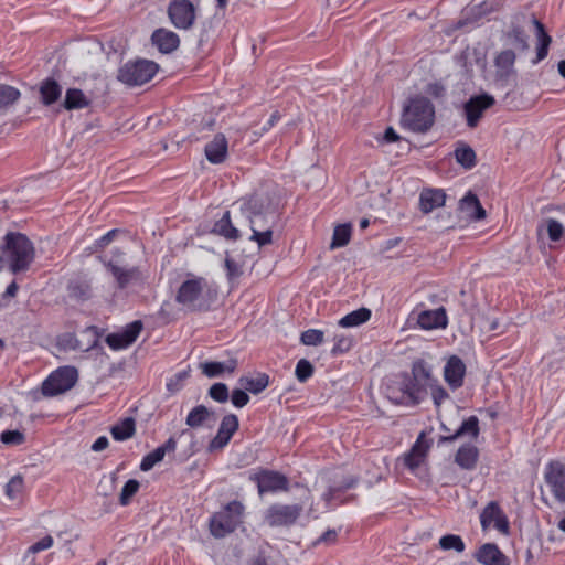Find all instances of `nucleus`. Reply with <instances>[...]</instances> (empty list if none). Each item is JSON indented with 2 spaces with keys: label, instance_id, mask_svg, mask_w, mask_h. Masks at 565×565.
Listing matches in <instances>:
<instances>
[{
  "label": "nucleus",
  "instance_id": "nucleus-58",
  "mask_svg": "<svg viewBox=\"0 0 565 565\" xmlns=\"http://www.w3.org/2000/svg\"><path fill=\"white\" fill-rule=\"evenodd\" d=\"M225 268L230 279H233L241 274L239 266L231 258L225 259Z\"/></svg>",
  "mask_w": 565,
  "mask_h": 565
},
{
  "label": "nucleus",
  "instance_id": "nucleus-34",
  "mask_svg": "<svg viewBox=\"0 0 565 565\" xmlns=\"http://www.w3.org/2000/svg\"><path fill=\"white\" fill-rule=\"evenodd\" d=\"M90 100L88 97L78 88H68L65 93L63 107L66 110L83 109L88 107Z\"/></svg>",
  "mask_w": 565,
  "mask_h": 565
},
{
  "label": "nucleus",
  "instance_id": "nucleus-3",
  "mask_svg": "<svg viewBox=\"0 0 565 565\" xmlns=\"http://www.w3.org/2000/svg\"><path fill=\"white\" fill-rule=\"evenodd\" d=\"M3 253L13 274L28 270L35 255L32 242L21 233L6 235Z\"/></svg>",
  "mask_w": 565,
  "mask_h": 565
},
{
  "label": "nucleus",
  "instance_id": "nucleus-54",
  "mask_svg": "<svg viewBox=\"0 0 565 565\" xmlns=\"http://www.w3.org/2000/svg\"><path fill=\"white\" fill-rule=\"evenodd\" d=\"M249 399V395L246 393L245 390L235 388L232 391L231 402L235 407L242 408L246 406Z\"/></svg>",
  "mask_w": 565,
  "mask_h": 565
},
{
  "label": "nucleus",
  "instance_id": "nucleus-49",
  "mask_svg": "<svg viewBox=\"0 0 565 565\" xmlns=\"http://www.w3.org/2000/svg\"><path fill=\"white\" fill-rule=\"evenodd\" d=\"M324 333L318 329H308L301 333L300 341L305 345H319L323 342Z\"/></svg>",
  "mask_w": 565,
  "mask_h": 565
},
{
  "label": "nucleus",
  "instance_id": "nucleus-56",
  "mask_svg": "<svg viewBox=\"0 0 565 565\" xmlns=\"http://www.w3.org/2000/svg\"><path fill=\"white\" fill-rule=\"evenodd\" d=\"M230 440H231L230 437L221 434L217 430L216 436L209 444V450L214 451V450L223 449L230 443Z\"/></svg>",
  "mask_w": 565,
  "mask_h": 565
},
{
  "label": "nucleus",
  "instance_id": "nucleus-6",
  "mask_svg": "<svg viewBox=\"0 0 565 565\" xmlns=\"http://www.w3.org/2000/svg\"><path fill=\"white\" fill-rule=\"evenodd\" d=\"M435 108L425 97H416L409 102L402 115V125L414 132H425L434 124Z\"/></svg>",
  "mask_w": 565,
  "mask_h": 565
},
{
  "label": "nucleus",
  "instance_id": "nucleus-48",
  "mask_svg": "<svg viewBox=\"0 0 565 565\" xmlns=\"http://www.w3.org/2000/svg\"><path fill=\"white\" fill-rule=\"evenodd\" d=\"M295 374L300 383H305L312 376L313 366L308 360L301 359L296 364Z\"/></svg>",
  "mask_w": 565,
  "mask_h": 565
},
{
  "label": "nucleus",
  "instance_id": "nucleus-4",
  "mask_svg": "<svg viewBox=\"0 0 565 565\" xmlns=\"http://www.w3.org/2000/svg\"><path fill=\"white\" fill-rule=\"evenodd\" d=\"M211 298V286L202 277L183 281L177 295V301L192 311H206L210 308Z\"/></svg>",
  "mask_w": 565,
  "mask_h": 565
},
{
  "label": "nucleus",
  "instance_id": "nucleus-23",
  "mask_svg": "<svg viewBox=\"0 0 565 565\" xmlns=\"http://www.w3.org/2000/svg\"><path fill=\"white\" fill-rule=\"evenodd\" d=\"M151 41L161 53L168 54L179 47L180 39L177 33L167 29H158L152 33Z\"/></svg>",
  "mask_w": 565,
  "mask_h": 565
},
{
  "label": "nucleus",
  "instance_id": "nucleus-16",
  "mask_svg": "<svg viewBox=\"0 0 565 565\" xmlns=\"http://www.w3.org/2000/svg\"><path fill=\"white\" fill-rule=\"evenodd\" d=\"M466 372V364L458 355H451L447 359L443 375L450 390L456 391L463 385Z\"/></svg>",
  "mask_w": 565,
  "mask_h": 565
},
{
  "label": "nucleus",
  "instance_id": "nucleus-7",
  "mask_svg": "<svg viewBox=\"0 0 565 565\" xmlns=\"http://www.w3.org/2000/svg\"><path fill=\"white\" fill-rule=\"evenodd\" d=\"M158 64L149 60L128 61L119 70L117 78L127 86H140L158 72Z\"/></svg>",
  "mask_w": 565,
  "mask_h": 565
},
{
  "label": "nucleus",
  "instance_id": "nucleus-38",
  "mask_svg": "<svg viewBox=\"0 0 565 565\" xmlns=\"http://www.w3.org/2000/svg\"><path fill=\"white\" fill-rule=\"evenodd\" d=\"M135 434V420L132 418H125L119 424L113 426L111 436L115 440L124 441Z\"/></svg>",
  "mask_w": 565,
  "mask_h": 565
},
{
  "label": "nucleus",
  "instance_id": "nucleus-28",
  "mask_svg": "<svg viewBox=\"0 0 565 565\" xmlns=\"http://www.w3.org/2000/svg\"><path fill=\"white\" fill-rule=\"evenodd\" d=\"M479 451L470 444L462 445L455 455V462L462 469L472 470L478 461Z\"/></svg>",
  "mask_w": 565,
  "mask_h": 565
},
{
  "label": "nucleus",
  "instance_id": "nucleus-10",
  "mask_svg": "<svg viewBox=\"0 0 565 565\" xmlns=\"http://www.w3.org/2000/svg\"><path fill=\"white\" fill-rule=\"evenodd\" d=\"M303 507L301 504H271L265 513V521L270 526H288L300 516Z\"/></svg>",
  "mask_w": 565,
  "mask_h": 565
},
{
  "label": "nucleus",
  "instance_id": "nucleus-39",
  "mask_svg": "<svg viewBox=\"0 0 565 565\" xmlns=\"http://www.w3.org/2000/svg\"><path fill=\"white\" fill-rule=\"evenodd\" d=\"M351 237V225L340 224L335 226L332 235V242L330 244L331 249L340 248L345 246L350 242Z\"/></svg>",
  "mask_w": 565,
  "mask_h": 565
},
{
  "label": "nucleus",
  "instance_id": "nucleus-14",
  "mask_svg": "<svg viewBox=\"0 0 565 565\" xmlns=\"http://www.w3.org/2000/svg\"><path fill=\"white\" fill-rule=\"evenodd\" d=\"M252 480L257 483L259 494L287 491L289 487L287 477L274 470H262Z\"/></svg>",
  "mask_w": 565,
  "mask_h": 565
},
{
  "label": "nucleus",
  "instance_id": "nucleus-41",
  "mask_svg": "<svg viewBox=\"0 0 565 565\" xmlns=\"http://www.w3.org/2000/svg\"><path fill=\"white\" fill-rule=\"evenodd\" d=\"M24 490V480L21 475L13 476L6 484L4 493L10 500L19 499Z\"/></svg>",
  "mask_w": 565,
  "mask_h": 565
},
{
  "label": "nucleus",
  "instance_id": "nucleus-40",
  "mask_svg": "<svg viewBox=\"0 0 565 565\" xmlns=\"http://www.w3.org/2000/svg\"><path fill=\"white\" fill-rule=\"evenodd\" d=\"M455 158L466 169H470L476 164V153L469 146H460L455 150Z\"/></svg>",
  "mask_w": 565,
  "mask_h": 565
},
{
  "label": "nucleus",
  "instance_id": "nucleus-13",
  "mask_svg": "<svg viewBox=\"0 0 565 565\" xmlns=\"http://www.w3.org/2000/svg\"><path fill=\"white\" fill-rule=\"evenodd\" d=\"M544 480L551 493L558 501L565 502V463L552 460L545 465Z\"/></svg>",
  "mask_w": 565,
  "mask_h": 565
},
{
  "label": "nucleus",
  "instance_id": "nucleus-12",
  "mask_svg": "<svg viewBox=\"0 0 565 565\" xmlns=\"http://www.w3.org/2000/svg\"><path fill=\"white\" fill-rule=\"evenodd\" d=\"M122 256L119 249L113 250V256L109 259H104L105 267L111 273L118 288H126L131 281L136 280L139 276L138 267L122 266Z\"/></svg>",
  "mask_w": 565,
  "mask_h": 565
},
{
  "label": "nucleus",
  "instance_id": "nucleus-33",
  "mask_svg": "<svg viewBox=\"0 0 565 565\" xmlns=\"http://www.w3.org/2000/svg\"><path fill=\"white\" fill-rule=\"evenodd\" d=\"M40 94L42 103L50 106L61 97L62 87L55 79L47 78L41 83Z\"/></svg>",
  "mask_w": 565,
  "mask_h": 565
},
{
  "label": "nucleus",
  "instance_id": "nucleus-45",
  "mask_svg": "<svg viewBox=\"0 0 565 565\" xmlns=\"http://www.w3.org/2000/svg\"><path fill=\"white\" fill-rule=\"evenodd\" d=\"M239 423L238 418L234 414L225 415L220 424L218 431L223 435H226L227 437L232 438L233 435L238 429Z\"/></svg>",
  "mask_w": 565,
  "mask_h": 565
},
{
  "label": "nucleus",
  "instance_id": "nucleus-43",
  "mask_svg": "<svg viewBox=\"0 0 565 565\" xmlns=\"http://www.w3.org/2000/svg\"><path fill=\"white\" fill-rule=\"evenodd\" d=\"M431 398L435 406L439 407L446 399L449 398L448 392L439 384L438 380L431 373V381L428 385Z\"/></svg>",
  "mask_w": 565,
  "mask_h": 565
},
{
  "label": "nucleus",
  "instance_id": "nucleus-37",
  "mask_svg": "<svg viewBox=\"0 0 565 565\" xmlns=\"http://www.w3.org/2000/svg\"><path fill=\"white\" fill-rule=\"evenodd\" d=\"M20 97L21 93L18 88L7 84H0V111H4L14 105Z\"/></svg>",
  "mask_w": 565,
  "mask_h": 565
},
{
  "label": "nucleus",
  "instance_id": "nucleus-2",
  "mask_svg": "<svg viewBox=\"0 0 565 565\" xmlns=\"http://www.w3.org/2000/svg\"><path fill=\"white\" fill-rule=\"evenodd\" d=\"M242 215L248 221L250 230L273 228L277 211L267 196L252 195L241 202Z\"/></svg>",
  "mask_w": 565,
  "mask_h": 565
},
{
  "label": "nucleus",
  "instance_id": "nucleus-57",
  "mask_svg": "<svg viewBox=\"0 0 565 565\" xmlns=\"http://www.w3.org/2000/svg\"><path fill=\"white\" fill-rule=\"evenodd\" d=\"M116 234H117V230L108 231L106 234H104L98 239H96V242H95L96 247L103 248V247L107 246L108 244H110L113 242Z\"/></svg>",
  "mask_w": 565,
  "mask_h": 565
},
{
  "label": "nucleus",
  "instance_id": "nucleus-59",
  "mask_svg": "<svg viewBox=\"0 0 565 565\" xmlns=\"http://www.w3.org/2000/svg\"><path fill=\"white\" fill-rule=\"evenodd\" d=\"M281 116L279 114V111H274L269 119L267 120V122L263 126L262 130L263 132H267L269 131L279 120H280Z\"/></svg>",
  "mask_w": 565,
  "mask_h": 565
},
{
  "label": "nucleus",
  "instance_id": "nucleus-63",
  "mask_svg": "<svg viewBox=\"0 0 565 565\" xmlns=\"http://www.w3.org/2000/svg\"><path fill=\"white\" fill-rule=\"evenodd\" d=\"M159 449L164 450V455L167 452H173L177 449V440L173 437H170L163 445L158 447Z\"/></svg>",
  "mask_w": 565,
  "mask_h": 565
},
{
  "label": "nucleus",
  "instance_id": "nucleus-62",
  "mask_svg": "<svg viewBox=\"0 0 565 565\" xmlns=\"http://www.w3.org/2000/svg\"><path fill=\"white\" fill-rule=\"evenodd\" d=\"M337 535L334 530H328L318 539V543H332L335 541Z\"/></svg>",
  "mask_w": 565,
  "mask_h": 565
},
{
  "label": "nucleus",
  "instance_id": "nucleus-31",
  "mask_svg": "<svg viewBox=\"0 0 565 565\" xmlns=\"http://www.w3.org/2000/svg\"><path fill=\"white\" fill-rule=\"evenodd\" d=\"M212 232L230 241L239 238V231L232 224L230 211H225L223 216L215 222Z\"/></svg>",
  "mask_w": 565,
  "mask_h": 565
},
{
  "label": "nucleus",
  "instance_id": "nucleus-1",
  "mask_svg": "<svg viewBox=\"0 0 565 565\" xmlns=\"http://www.w3.org/2000/svg\"><path fill=\"white\" fill-rule=\"evenodd\" d=\"M430 381L431 365L417 359L412 363L411 373L402 372L387 377L383 393L396 405L416 406L426 398Z\"/></svg>",
  "mask_w": 565,
  "mask_h": 565
},
{
  "label": "nucleus",
  "instance_id": "nucleus-26",
  "mask_svg": "<svg viewBox=\"0 0 565 565\" xmlns=\"http://www.w3.org/2000/svg\"><path fill=\"white\" fill-rule=\"evenodd\" d=\"M476 558L482 565H509L507 557L493 543H486L480 546Z\"/></svg>",
  "mask_w": 565,
  "mask_h": 565
},
{
  "label": "nucleus",
  "instance_id": "nucleus-17",
  "mask_svg": "<svg viewBox=\"0 0 565 565\" xmlns=\"http://www.w3.org/2000/svg\"><path fill=\"white\" fill-rule=\"evenodd\" d=\"M480 523L482 529L493 526L504 534L509 531V521L499 504L494 501L489 502L482 510L480 514Z\"/></svg>",
  "mask_w": 565,
  "mask_h": 565
},
{
  "label": "nucleus",
  "instance_id": "nucleus-35",
  "mask_svg": "<svg viewBox=\"0 0 565 565\" xmlns=\"http://www.w3.org/2000/svg\"><path fill=\"white\" fill-rule=\"evenodd\" d=\"M371 310L367 308H360L356 310L351 311L350 313L342 317L338 324L342 328H354L359 327L371 318Z\"/></svg>",
  "mask_w": 565,
  "mask_h": 565
},
{
  "label": "nucleus",
  "instance_id": "nucleus-19",
  "mask_svg": "<svg viewBox=\"0 0 565 565\" xmlns=\"http://www.w3.org/2000/svg\"><path fill=\"white\" fill-rule=\"evenodd\" d=\"M205 157L209 162L220 164L227 157V139L223 134H217L205 145Z\"/></svg>",
  "mask_w": 565,
  "mask_h": 565
},
{
  "label": "nucleus",
  "instance_id": "nucleus-60",
  "mask_svg": "<svg viewBox=\"0 0 565 565\" xmlns=\"http://www.w3.org/2000/svg\"><path fill=\"white\" fill-rule=\"evenodd\" d=\"M109 445L108 438L106 436L98 437L94 444L92 445V450L102 451L106 449Z\"/></svg>",
  "mask_w": 565,
  "mask_h": 565
},
{
  "label": "nucleus",
  "instance_id": "nucleus-5",
  "mask_svg": "<svg viewBox=\"0 0 565 565\" xmlns=\"http://www.w3.org/2000/svg\"><path fill=\"white\" fill-rule=\"evenodd\" d=\"M245 507L241 501L233 500L215 512L209 522L210 533L215 539H223L233 533L244 519Z\"/></svg>",
  "mask_w": 565,
  "mask_h": 565
},
{
  "label": "nucleus",
  "instance_id": "nucleus-44",
  "mask_svg": "<svg viewBox=\"0 0 565 565\" xmlns=\"http://www.w3.org/2000/svg\"><path fill=\"white\" fill-rule=\"evenodd\" d=\"M163 458H164V450L159 449L157 447L154 450L150 451L142 458L139 468L141 471H149L157 463L161 462L163 460Z\"/></svg>",
  "mask_w": 565,
  "mask_h": 565
},
{
  "label": "nucleus",
  "instance_id": "nucleus-47",
  "mask_svg": "<svg viewBox=\"0 0 565 565\" xmlns=\"http://www.w3.org/2000/svg\"><path fill=\"white\" fill-rule=\"evenodd\" d=\"M334 345L331 349L332 355H339L348 352L352 347V339L344 333H337L333 335Z\"/></svg>",
  "mask_w": 565,
  "mask_h": 565
},
{
  "label": "nucleus",
  "instance_id": "nucleus-24",
  "mask_svg": "<svg viewBox=\"0 0 565 565\" xmlns=\"http://www.w3.org/2000/svg\"><path fill=\"white\" fill-rule=\"evenodd\" d=\"M446 194L440 189H425L419 194V209L424 214L445 205Z\"/></svg>",
  "mask_w": 565,
  "mask_h": 565
},
{
  "label": "nucleus",
  "instance_id": "nucleus-53",
  "mask_svg": "<svg viewBox=\"0 0 565 565\" xmlns=\"http://www.w3.org/2000/svg\"><path fill=\"white\" fill-rule=\"evenodd\" d=\"M546 231L552 242H558L564 234V226L558 221L550 218L546 222Z\"/></svg>",
  "mask_w": 565,
  "mask_h": 565
},
{
  "label": "nucleus",
  "instance_id": "nucleus-46",
  "mask_svg": "<svg viewBox=\"0 0 565 565\" xmlns=\"http://www.w3.org/2000/svg\"><path fill=\"white\" fill-rule=\"evenodd\" d=\"M139 487L140 483L136 479L128 480L121 489L119 503L124 507L129 504L131 498L138 492Z\"/></svg>",
  "mask_w": 565,
  "mask_h": 565
},
{
  "label": "nucleus",
  "instance_id": "nucleus-30",
  "mask_svg": "<svg viewBox=\"0 0 565 565\" xmlns=\"http://www.w3.org/2000/svg\"><path fill=\"white\" fill-rule=\"evenodd\" d=\"M533 24L536 30V58L533 64H537L543 61L548 54V47L552 43V38L545 31L544 25L536 19L533 20Z\"/></svg>",
  "mask_w": 565,
  "mask_h": 565
},
{
  "label": "nucleus",
  "instance_id": "nucleus-15",
  "mask_svg": "<svg viewBox=\"0 0 565 565\" xmlns=\"http://www.w3.org/2000/svg\"><path fill=\"white\" fill-rule=\"evenodd\" d=\"M142 330V322L140 320L132 321L127 324L122 330L109 333L106 337L107 345L113 350H124L131 345L138 338Z\"/></svg>",
  "mask_w": 565,
  "mask_h": 565
},
{
  "label": "nucleus",
  "instance_id": "nucleus-20",
  "mask_svg": "<svg viewBox=\"0 0 565 565\" xmlns=\"http://www.w3.org/2000/svg\"><path fill=\"white\" fill-rule=\"evenodd\" d=\"M459 211L471 221H480L486 217V211L478 196L471 191L467 192L459 201Z\"/></svg>",
  "mask_w": 565,
  "mask_h": 565
},
{
  "label": "nucleus",
  "instance_id": "nucleus-21",
  "mask_svg": "<svg viewBox=\"0 0 565 565\" xmlns=\"http://www.w3.org/2000/svg\"><path fill=\"white\" fill-rule=\"evenodd\" d=\"M417 323L423 330H433L445 328L448 323L447 315L444 308L422 311L418 315Z\"/></svg>",
  "mask_w": 565,
  "mask_h": 565
},
{
  "label": "nucleus",
  "instance_id": "nucleus-51",
  "mask_svg": "<svg viewBox=\"0 0 565 565\" xmlns=\"http://www.w3.org/2000/svg\"><path fill=\"white\" fill-rule=\"evenodd\" d=\"M0 440L4 445L19 446L24 443L25 437L20 430H4L0 435Z\"/></svg>",
  "mask_w": 565,
  "mask_h": 565
},
{
  "label": "nucleus",
  "instance_id": "nucleus-52",
  "mask_svg": "<svg viewBox=\"0 0 565 565\" xmlns=\"http://www.w3.org/2000/svg\"><path fill=\"white\" fill-rule=\"evenodd\" d=\"M253 234L250 236V241H254L258 244L259 247L268 245L273 239V228H258L252 230Z\"/></svg>",
  "mask_w": 565,
  "mask_h": 565
},
{
  "label": "nucleus",
  "instance_id": "nucleus-32",
  "mask_svg": "<svg viewBox=\"0 0 565 565\" xmlns=\"http://www.w3.org/2000/svg\"><path fill=\"white\" fill-rule=\"evenodd\" d=\"M504 39L508 45L513 49L525 52L529 50L527 35L520 25H512L505 33Z\"/></svg>",
  "mask_w": 565,
  "mask_h": 565
},
{
  "label": "nucleus",
  "instance_id": "nucleus-18",
  "mask_svg": "<svg viewBox=\"0 0 565 565\" xmlns=\"http://www.w3.org/2000/svg\"><path fill=\"white\" fill-rule=\"evenodd\" d=\"M429 446L424 441V433H422L412 446L409 451L403 455V466L411 472L416 473L417 469L425 462Z\"/></svg>",
  "mask_w": 565,
  "mask_h": 565
},
{
  "label": "nucleus",
  "instance_id": "nucleus-27",
  "mask_svg": "<svg viewBox=\"0 0 565 565\" xmlns=\"http://www.w3.org/2000/svg\"><path fill=\"white\" fill-rule=\"evenodd\" d=\"M214 422V412L204 405L193 407L185 418V424L191 428H199L210 423L213 424Z\"/></svg>",
  "mask_w": 565,
  "mask_h": 565
},
{
  "label": "nucleus",
  "instance_id": "nucleus-22",
  "mask_svg": "<svg viewBox=\"0 0 565 565\" xmlns=\"http://www.w3.org/2000/svg\"><path fill=\"white\" fill-rule=\"evenodd\" d=\"M237 367L236 359H228L226 361H205L200 363L202 373L209 377H220L223 374H232Z\"/></svg>",
  "mask_w": 565,
  "mask_h": 565
},
{
  "label": "nucleus",
  "instance_id": "nucleus-36",
  "mask_svg": "<svg viewBox=\"0 0 565 565\" xmlns=\"http://www.w3.org/2000/svg\"><path fill=\"white\" fill-rule=\"evenodd\" d=\"M238 383L245 391L259 394L268 386L269 377L266 374H259L257 377L242 376Z\"/></svg>",
  "mask_w": 565,
  "mask_h": 565
},
{
  "label": "nucleus",
  "instance_id": "nucleus-11",
  "mask_svg": "<svg viewBox=\"0 0 565 565\" xmlns=\"http://www.w3.org/2000/svg\"><path fill=\"white\" fill-rule=\"evenodd\" d=\"M495 104L492 95L482 93L471 96L463 104V116L469 128H476L482 118L484 111Z\"/></svg>",
  "mask_w": 565,
  "mask_h": 565
},
{
  "label": "nucleus",
  "instance_id": "nucleus-50",
  "mask_svg": "<svg viewBox=\"0 0 565 565\" xmlns=\"http://www.w3.org/2000/svg\"><path fill=\"white\" fill-rule=\"evenodd\" d=\"M209 396L217 402V403H225L227 402L230 394L227 385L224 383H215L209 388Z\"/></svg>",
  "mask_w": 565,
  "mask_h": 565
},
{
  "label": "nucleus",
  "instance_id": "nucleus-29",
  "mask_svg": "<svg viewBox=\"0 0 565 565\" xmlns=\"http://www.w3.org/2000/svg\"><path fill=\"white\" fill-rule=\"evenodd\" d=\"M479 431H480V429H479L478 417L470 416L461 423L460 427L455 431L454 435L444 436L440 438V441L452 443L461 436H470L471 438H477L479 435Z\"/></svg>",
  "mask_w": 565,
  "mask_h": 565
},
{
  "label": "nucleus",
  "instance_id": "nucleus-8",
  "mask_svg": "<svg viewBox=\"0 0 565 565\" xmlns=\"http://www.w3.org/2000/svg\"><path fill=\"white\" fill-rule=\"evenodd\" d=\"M78 373L74 366H62L52 372L42 384L45 396H55L71 390L77 382Z\"/></svg>",
  "mask_w": 565,
  "mask_h": 565
},
{
  "label": "nucleus",
  "instance_id": "nucleus-42",
  "mask_svg": "<svg viewBox=\"0 0 565 565\" xmlns=\"http://www.w3.org/2000/svg\"><path fill=\"white\" fill-rule=\"evenodd\" d=\"M439 546L445 551L454 550L458 553L463 552L466 547L462 539L456 534H447L441 536L439 540Z\"/></svg>",
  "mask_w": 565,
  "mask_h": 565
},
{
  "label": "nucleus",
  "instance_id": "nucleus-61",
  "mask_svg": "<svg viewBox=\"0 0 565 565\" xmlns=\"http://www.w3.org/2000/svg\"><path fill=\"white\" fill-rule=\"evenodd\" d=\"M399 140V136L392 127H387L384 135H383V141L386 143H392Z\"/></svg>",
  "mask_w": 565,
  "mask_h": 565
},
{
  "label": "nucleus",
  "instance_id": "nucleus-64",
  "mask_svg": "<svg viewBox=\"0 0 565 565\" xmlns=\"http://www.w3.org/2000/svg\"><path fill=\"white\" fill-rule=\"evenodd\" d=\"M18 285L15 281H12L6 289L4 296L7 297H14L18 291Z\"/></svg>",
  "mask_w": 565,
  "mask_h": 565
},
{
  "label": "nucleus",
  "instance_id": "nucleus-25",
  "mask_svg": "<svg viewBox=\"0 0 565 565\" xmlns=\"http://www.w3.org/2000/svg\"><path fill=\"white\" fill-rule=\"evenodd\" d=\"M515 53L512 50L501 51L494 58L495 74L501 81H507L515 73Z\"/></svg>",
  "mask_w": 565,
  "mask_h": 565
},
{
  "label": "nucleus",
  "instance_id": "nucleus-9",
  "mask_svg": "<svg viewBox=\"0 0 565 565\" xmlns=\"http://www.w3.org/2000/svg\"><path fill=\"white\" fill-rule=\"evenodd\" d=\"M168 17L174 28L189 30L196 19V10L190 0H171L168 4Z\"/></svg>",
  "mask_w": 565,
  "mask_h": 565
},
{
  "label": "nucleus",
  "instance_id": "nucleus-55",
  "mask_svg": "<svg viewBox=\"0 0 565 565\" xmlns=\"http://www.w3.org/2000/svg\"><path fill=\"white\" fill-rule=\"evenodd\" d=\"M53 545V537L51 535H46L32 544L28 548V554H36L39 552L45 551Z\"/></svg>",
  "mask_w": 565,
  "mask_h": 565
}]
</instances>
